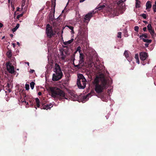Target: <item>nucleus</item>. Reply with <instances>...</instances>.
<instances>
[{
	"label": "nucleus",
	"instance_id": "49530a36",
	"mask_svg": "<svg viewBox=\"0 0 156 156\" xmlns=\"http://www.w3.org/2000/svg\"><path fill=\"white\" fill-rule=\"evenodd\" d=\"M147 27H144L143 28V30L144 31H147Z\"/></svg>",
	"mask_w": 156,
	"mask_h": 156
},
{
	"label": "nucleus",
	"instance_id": "0e129e2a",
	"mask_svg": "<svg viewBox=\"0 0 156 156\" xmlns=\"http://www.w3.org/2000/svg\"><path fill=\"white\" fill-rule=\"evenodd\" d=\"M56 0H51V2H55Z\"/></svg>",
	"mask_w": 156,
	"mask_h": 156
},
{
	"label": "nucleus",
	"instance_id": "f704fd0d",
	"mask_svg": "<svg viewBox=\"0 0 156 156\" xmlns=\"http://www.w3.org/2000/svg\"><path fill=\"white\" fill-rule=\"evenodd\" d=\"M76 50H77V51H78L79 53H80H80H81V47L80 46H78L77 48V49H76Z\"/></svg>",
	"mask_w": 156,
	"mask_h": 156
},
{
	"label": "nucleus",
	"instance_id": "a211bd4d",
	"mask_svg": "<svg viewBox=\"0 0 156 156\" xmlns=\"http://www.w3.org/2000/svg\"><path fill=\"white\" fill-rule=\"evenodd\" d=\"M90 93L88 94L87 95H84L82 97V98L84 101H85L87 99H88V98L89 96H90Z\"/></svg>",
	"mask_w": 156,
	"mask_h": 156
},
{
	"label": "nucleus",
	"instance_id": "5fc2aeb1",
	"mask_svg": "<svg viewBox=\"0 0 156 156\" xmlns=\"http://www.w3.org/2000/svg\"><path fill=\"white\" fill-rule=\"evenodd\" d=\"M104 93H102V94L101 95V98L103 97H104Z\"/></svg>",
	"mask_w": 156,
	"mask_h": 156
},
{
	"label": "nucleus",
	"instance_id": "ea45409f",
	"mask_svg": "<svg viewBox=\"0 0 156 156\" xmlns=\"http://www.w3.org/2000/svg\"><path fill=\"white\" fill-rule=\"evenodd\" d=\"M121 34H122V33L121 32H119L118 33V35H117V37L118 38H121Z\"/></svg>",
	"mask_w": 156,
	"mask_h": 156
},
{
	"label": "nucleus",
	"instance_id": "aec40b11",
	"mask_svg": "<svg viewBox=\"0 0 156 156\" xmlns=\"http://www.w3.org/2000/svg\"><path fill=\"white\" fill-rule=\"evenodd\" d=\"M64 48H66V49H64L62 50H61L62 51H63V52H64L65 53L66 55H67L68 52V49L67 48V46H64Z\"/></svg>",
	"mask_w": 156,
	"mask_h": 156
},
{
	"label": "nucleus",
	"instance_id": "58836bf2",
	"mask_svg": "<svg viewBox=\"0 0 156 156\" xmlns=\"http://www.w3.org/2000/svg\"><path fill=\"white\" fill-rule=\"evenodd\" d=\"M139 29V27L137 26H135L134 28V30L137 32L138 31Z\"/></svg>",
	"mask_w": 156,
	"mask_h": 156
},
{
	"label": "nucleus",
	"instance_id": "13d9d810",
	"mask_svg": "<svg viewBox=\"0 0 156 156\" xmlns=\"http://www.w3.org/2000/svg\"><path fill=\"white\" fill-rule=\"evenodd\" d=\"M10 36L11 37H12L13 35L12 34H10Z\"/></svg>",
	"mask_w": 156,
	"mask_h": 156
},
{
	"label": "nucleus",
	"instance_id": "864d4df0",
	"mask_svg": "<svg viewBox=\"0 0 156 156\" xmlns=\"http://www.w3.org/2000/svg\"><path fill=\"white\" fill-rule=\"evenodd\" d=\"M143 22L145 23L146 24L147 23V22L146 21H143Z\"/></svg>",
	"mask_w": 156,
	"mask_h": 156
},
{
	"label": "nucleus",
	"instance_id": "bb28decb",
	"mask_svg": "<svg viewBox=\"0 0 156 156\" xmlns=\"http://www.w3.org/2000/svg\"><path fill=\"white\" fill-rule=\"evenodd\" d=\"M67 27L70 29L71 30V32L72 33H74V32L73 30V26H67Z\"/></svg>",
	"mask_w": 156,
	"mask_h": 156
},
{
	"label": "nucleus",
	"instance_id": "f03ea898",
	"mask_svg": "<svg viewBox=\"0 0 156 156\" xmlns=\"http://www.w3.org/2000/svg\"><path fill=\"white\" fill-rule=\"evenodd\" d=\"M54 71L55 73L53 74L52 80L56 81L61 79L63 76V73L59 65L57 63L55 64Z\"/></svg>",
	"mask_w": 156,
	"mask_h": 156
},
{
	"label": "nucleus",
	"instance_id": "e433bc0d",
	"mask_svg": "<svg viewBox=\"0 0 156 156\" xmlns=\"http://www.w3.org/2000/svg\"><path fill=\"white\" fill-rule=\"evenodd\" d=\"M26 2V0H22V4L21 6L22 7H23L25 5V3Z\"/></svg>",
	"mask_w": 156,
	"mask_h": 156
},
{
	"label": "nucleus",
	"instance_id": "09e8293b",
	"mask_svg": "<svg viewBox=\"0 0 156 156\" xmlns=\"http://www.w3.org/2000/svg\"><path fill=\"white\" fill-rule=\"evenodd\" d=\"M149 45V44H148V43H145V47H148Z\"/></svg>",
	"mask_w": 156,
	"mask_h": 156
},
{
	"label": "nucleus",
	"instance_id": "39448f33",
	"mask_svg": "<svg viewBox=\"0 0 156 156\" xmlns=\"http://www.w3.org/2000/svg\"><path fill=\"white\" fill-rule=\"evenodd\" d=\"M35 101L36 102L37 106L38 108H40L41 109H44L47 110L50 109L51 107L53 106L51 104L48 105L45 103H41V105H40V101L39 99L38 98H36Z\"/></svg>",
	"mask_w": 156,
	"mask_h": 156
},
{
	"label": "nucleus",
	"instance_id": "9d476101",
	"mask_svg": "<svg viewBox=\"0 0 156 156\" xmlns=\"http://www.w3.org/2000/svg\"><path fill=\"white\" fill-rule=\"evenodd\" d=\"M85 56L83 53H80V54L79 56V61L80 64H82L83 65V63L84 62Z\"/></svg>",
	"mask_w": 156,
	"mask_h": 156
},
{
	"label": "nucleus",
	"instance_id": "6ab92c4d",
	"mask_svg": "<svg viewBox=\"0 0 156 156\" xmlns=\"http://www.w3.org/2000/svg\"><path fill=\"white\" fill-rule=\"evenodd\" d=\"M142 41L144 42L147 43L149 44L151 43L152 41V40H151L146 39H145V38L142 39Z\"/></svg>",
	"mask_w": 156,
	"mask_h": 156
},
{
	"label": "nucleus",
	"instance_id": "de8ad7c7",
	"mask_svg": "<svg viewBox=\"0 0 156 156\" xmlns=\"http://www.w3.org/2000/svg\"><path fill=\"white\" fill-rule=\"evenodd\" d=\"M34 72V69H30V73H33Z\"/></svg>",
	"mask_w": 156,
	"mask_h": 156
},
{
	"label": "nucleus",
	"instance_id": "7ed1b4c3",
	"mask_svg": "<svg viewBox=\"0 0 156 156\" xmlns=\"http://www.w3.org/2000/svg\"><path fill=\"white\" fill-rule=\"evenodd\" d=\"M101 83L95 85V90L98 94L102 93L103 90L106 89L107 82L106 79L103 77L101 78Z\"/></svg>",
	"mask_w": 156,
	"mask_h": 156
},
{
	"label": "nucleus",
	"instance_id": "473e14b6",
	"mask_svg": "<svg viewBox=\"0 0 156 156\" xmlns=\"http://www.w3.org/2000/svg\"><path fill=\"white\" fill-rule=\"evenodd\" d=\"M149 31L152 36H153V34H154V30L151 29V30H149Z\"/></svg>",
	"mask_w": 156,
	"mask_h": 156
},
{
	"label": "nucleus",
	"instance_id": "20e7f679",
	"mask_svg": "<svg viewBox=\"0 0 156 156\" xmlns=\"http://www.w3.org/2000/svg\"><path fill=\"white\" fill-rule=\"evenodd\" d=\"M86 79L82 74H78L77 84L79 89H84L86 87Z\"/></svg>",
	"mask_w": 156,
	"mask_h": 156
},
{
	"label": "nucleus",
	"instance_id": "b1692460",
	"mask_svg": "<svg viewBox=\"0 0 156 156\" xmlns=\"http://www.w3.org/2000/svg\"><path fill=\"white\" fill-rule=\"evenodd\" d=\"M105 7V6L104 5H103L101 6H98L96 7L97 9H98V10H101V9H102L104 8Z\"/></svg>",
	"mask_w": 156,
	"mask_h": 156
},
{
	"label": "nucleus",
	"instance_id": "a19ab883",
	"mask_svg": "<svg viewBox=\"0 0 156 156\" xmlns=\"http://www.w3.org/2000/svg\"><path fill=\"white\" fill-rule=\"evenodd\" d=\"M25 88L26 90H28L29 89V85L28 84L25 85Z\"/></svg>",
	"mask_w": 156,
	"mask_h": 156
},
{
	"label": "nucleus",
	"instance_id": "69168bd1",
	"mask_svg": "<svg viewBox=\"0 0 156 156\" xmlns=\"http://www.w3.org/2000/svg\"><path fill=\"white\" fill-rule=\"evenodd\" d=\"M126 1V0H124V1H121V2H124V1Z\"/></svg>",
	"mask_w": 156,
	"mask_h": 156
},
{
	"label": "nucleus",
	"instance_id": "052dcab7",
	"mask_svg": "<svg viewBox=\"0 0 156 156\" xmlns=\"http://www.w3.org/2000/svg\"><path fill=\"white\" fill-rule=\"evenodd\" d=\"M26 105H29V103L28 102H27L26 103Z\"/></svg>",
	"mask_w": 156,
	"mask_h": 156
},
{
	"label": "nucleus",
	"instance_id": "a878e982",
	"mask_svg": "<svg viewBox=\"0 0 156 156\" xmlns=\"http://www.w3.org/2000/svg\"><path fill=\"white\" fill-rule=\"evenodd\" d=\"M30 85L31 89H33L35 85V83L34 82H32L30 83Z\"/></svg>",
	"mask_w": 156,
	"mask_h": 156
},
{
	"label": "nucleus",
	"instance_id": "2f4dec72",
	"mask_svg": "<svg viewBox=\"0 0 156 156\" xmlns=\"http://www.w3.org/2000/svg\"><path fill=\"white\" fill-rule=\"evenodd\" d=\"M52 6L54 9V11L55 12V7L56 5L55 2H51Z\"/></svg>",
	"mask_w": 156,
	"mask_h": 156
},
{
	"label": "nucleus",
	"instance_id": "c03bdc74",
	"mask_svg": "<svg viewBox=\"0 0 156 156\" xmlns=\"http://www.w3.org/2000/svg\"><path fill=\"white\" fill-rule=\"evenodd\" d=\"M54 12H55L54 11V14H53V16H51L50 17V20L51 21V18H53V19H54V20H55V17H54Z\"/></svg>",
	"mask_w": 156,
	"mask_h": 156
},
{
	"label": "nucleus",
	"instance_id": "37998d69",
	"mask_svg": "<svg viewBox=\"0 0 156 156\" xmlns=\"http://www.w3.org/2000/svg\"><path fill=\"white\" fill-rule=\"evenodd\" d=\"M93 65H94V66H95L94 63L93 62H91L89 64V66L91 67L93 66Z\"/></svg>",
	"mask_w": 156,
	"mask_h": 156
},
{
	"label": "nucleus",
	"instance_id": "f3484780",
	"mask_svg": "<svg viewBox=\"0 0 156 156\" xmlns=\"http://www.w3.org/2000/svg\"><path fill=\"white\" fill-rule=\"evenodd\" d=\"M139 37L142 40V39L144 38L143 37H144L145 38H150V37H148L147 34L146 33L142 34L141 35L139 36Z\"/></svg>",
	"mask_w": 156,
	"mask_h": 156
},
{
	"label": "nucleus",
	"instance_id": "3c124183",
	"mask_svg": "<svg viewBox=\"0 0 156 156\" xmlns=\"http://www.w3.org/2000/svg\"><path fill=\"white\" fill-rule=\"evenodd\" d=\"M3 24L1 23H0V27L1 28L2 27Z\"/></svg>",
	"mask_w": 156,
	"mask_h": 156
},
{
	"label": "nucleus",
	"instance_id": "4d7b16f0",
	"mask_svg": "<svg viewBox=\"0 0 156 156\" xmlns=\"http://www.w3.org/2000/svg\"><path fill=\"white\" fill-rule=\"evenodd\" d=\"M12 45H13V47L14 48H15V45H16L15 44L13 43V44H12Z\"/></svg>",
	"mask_w": 156,
	"mask_h": 156
},
{
	"label": "nucleus",
	"instance_id": "c85d7f7f",
	"mask_svg": "<svg viewBox=\"0 0 156 156\" xmlns=\"http://www.w3.org/2000/svg\"><path fill=\"white\" fill-rule=\"evenodd\" d=\"M6 55L9 57H11L12 55V52L11 51H8L6 53Z\"/></svg>",
	"mask_w": 156,
	"mask_h": 156
},
{
	"label": "nucleus",
	"instance_id": "338daca9",
	"mask_svg": "<svg viewBox=\"0 0 156 156\" xmlns=\"http://www.w3.org/2000/svg\"><path fill=\"white\" fill-rule=\"evenodd\" d=\"M9 92H11V90L9 89Z\"/></svg>",
	"mask_w": 156,
	"mask_h": 156
},
{
	"label": "nucleus",
	"instance_id": "79ce46f5",
	"mask_svg": "<svg viewBox=\"0 0 156 156\" xmlns=\"http://www.w3.org/2000/svg\"><path fill=\"white\" fill-rule=\"evenodd\" d=\"M23 14L22 13L20 14H19L17 16L16 18L17 19H19V18L22 17L23 16Z\"/></svg>",
	"mask_w": 156,
	"mask_h": 156
},
{
	"label": "nucleus",
	"instance_id": "680f3d73",
	"mask_svg": "<svg viewBox=\"0 0 156 156\" xmlns=\"http://www.w3.org/2000/svg\"><path fill=\"white\" fill-rule=\"evenodd\" d=\"M17 45H20V43H19V42H17Z\"/></svg>",
	"mask_w": 156,
	"mask_h": 156
},
{
	"label": "nucleus",
	"instance_id": "6e6d98bb",
	"mask_svg": "<svg viewBox=\"0 0 156 156\" xmlns=\"http://www.w3.org/2000/svg\"><path fill=\"white\" fill-rule=\"evenodd\" d=\"M7 86L9 88L10 87V84L9 83H8L7 84Z\"/></svg>",
	"mask_w": 156,
	"mask_h": 156
},
{
	"label": "nucleus",
	"instance_id": "a18cd8bd",
	"mask_svg": "<svg viewBox=\"0 0 156 156\" xmlns=\"http://www.w3.org/2000/svg\"><path fill=\"white\" fill-rule=\"evenodd\" d=\"M23 96L24 97V98H26V99H27V98H28V96H27L26 95V94L25 93H23Z\"/></svg>",
	"mask_w": 156,
	"mask_h": 156
},
{
	"label": "nucleus",
	"instance_id": "8fccbe9b",
	"mask_svg": "<svg viewBox=\"0 0 156 156\" xmlns=\"http://www.w3.org/2000/svg\"><path fill=\"white\" fill-rule=\"evenodd\" d=\"M41 94H42V93H41V92H38V95H39V96L41 95Z\"/></svg>",
	"mask_w": 156,
	"mask_h": 156
},
{
	"label": "nucleus",
	"instance_id": "72a5a7b5",
	"mask_svg": "<svg viewBox=\"0 0 156 156\" xmlns=\"http://www.w3.org/2000/svg\"><path fill=\"white\" fill-rule=\"evenodd\" d=\"M147 29L148 30H151V29H152V27L151 24H149L147 26Z\"/></svg>",
	"mask_w": 156,
	"mask_h": 156
},
{
	"label": "nucleus",
	"instance_id": "423d86ee",
	"mask_svg": "<svg viewBox=\"0 0 156 156\" xmlns=\"http://www.w3.org/2000/svg\"><path fill=\"white\" fill-rule=\"evenodd\" d=\"M46 33L47 37L50 38H51L53 36L55 35L52 27L50 26L49 24H47L46 25Z\"/></svg>",
	"mask_w": 156,
	"mask_h": 156
},
{
	"label": "nucleus",
	"instance_id": "774afa93",
	"mask_svg": "<svg viewBox=\"0 0 156 156\" xmlns=\"http://www.w3.org/2000/svg\"><path fill=\"white\" fill-rule=\"evenodd\" d=\"M19 9H20V8H18L17 9V11H19Z\"/></svg>",
	"mask_w": 156,
	"mask_h": 156
},
{
	"label": "nucleus",
	"instance_id": "6e6552de",
	"mask_svg": "<svg viewBox=\"0 0 156 156\" xmlns=\"http://www.w3.org/2000/svg\"><path fill=\"white\" fill-rule=\"evenodd\" d=\"M59 20L60 19L58 17L55 19V20H54V19L51 18V21L52 22V25L53 27H56L58 25H60Z\"/></svg>",
	"mask_w": 156,
	"mask_h": 156
},
{
	"label": "nucleus",
	"instance_id": "5701e85b",
	"mask_svg": "<svg viewBox=\"0 0 156 156\" xmlns=\"http://www.w3.org/2000/svg\"><path fill=\"white\" fill-rule=\"evenodd\" d=\"M19 26H20L19 24V23H17L16 24V27H14L12 29V31L14 33V32H15L17 30V29L19 27Z\"/></svg>",
	"mask_w": 156,
	"mask_h": 156
},
{
	"label": "nucleus",
	"instance_id": "ddd939ff",
	"mask_svg": "<svg viewBox=\"0 0 156 156\" xmlns=\"http://www.w3.org/2000/svg\"><path fill=\"white\" fill-rule=\"evenodd\" d=\"M100 78L99 76H97L94 79L93 83L95 85L97 84H100L99 83Z\"/></svg>",
	"mask_w": 156,
	"mask_h": 156
},
{
	"label": "nucleus",
	"instance_id": "4c0bfd02",
	"mask_svg": "<svg viewBox=\"0 0 156 156\" xmlns=\"http://www.w3.org/2000/svg\"><path fill=\"white\" fill-rule=\"evenodd\" d=\"M152 8L154 13L156 12V5H153L152 6Z\"/></svg>",
	"mask_w": 156,
	"mask_h": 156
},
{
	"label": "nucleus",
	"instance_id": "2eb2a0df",
	"mask_svg": "<svg viewBox=\"0 0 156 156\" xmlns=\"http://www.w3.org/2000/svg\"><path fill=\"white\" fill-rule=\"evenodd\" d=\"M60 56H62L61 57V59L62 60H64L66 58V55L64 54L63 51H62L60 50Z\"/></svg>",
	"mask_w": 156,
	"mask_h": 156
},
{
	"label": "nucleus",
	"instance_id": "7c9ffc66",
	"mask_svg": "<svg viewBox=\"0 0 156 156\" xmlns=\"http://www.w3.org/2000/svg\"><path fill=\"white\" fill-rule=\"evenodd\" d=\"M136 1H139V2H136V8H139L140 7V1L139 0H136Z\"/></svg>",
	"mask_w": 156,
	"mask_h": 156
},
{
	"label": "nucleus",
	"instance_id": "393cba45",
	"mask_svg": "<svg viewBox=\"0 0 156 156\" xmlns=\"http://www.w3.org/2000/svg\"><path fill=\"white\" fill-rule=\"evenodd\" d=\"M83 66V64H80V62L79 63L78 65H74V66L75 67H76L77 68L79 69L81 68L82 66Z\"/></svg>",
	"mask_w": 156,
	"mask_h": 156
},
{
	"label": "nucleus",
	"instance_id": "e2e57ef3",
	"mask_svg": "<svg viewBox=\"0 0 156 156\" xmlns=\"http://www.w3.org/2000/svg\"><path fill=\"white\" fill-rule=\"evenodd\" d=\"M121 2V1H119L118 2H117V4H119V3L120 2Z\"/></svg>",
	"mask_w": 156,
	"mask_h": 156
},
{
	"label": "nucleus",
	"instance_id": "1a4fd4ad",
	"mask_svg": "<svg viewBox=\"0 0 156 156\" xmlns=\"http://www.w3.org/2000/svg\"><path fill=\"white\" fill-rule=\"evenodd\" d=\"M147 57V54L145 52H141L140 54V58L142 61L145 60Z\"/></svg>",
	"mask_w": 156,
	"mask_h": 156
},
{
	"label": "nucleus",
	"instance_id": "0eeeda50",
	"mask_svg": "<svg viewBox=\"0 0 156 156\" xmlns=\"http://www.w3.org/2000/svg\"><path fill=\"white\" fill-rule=\"evenodd\" d=\"M6 69L7 71L13 74L15 72L14 68V66H11V64L10 65L9 62H7L6 64Z\"/></svg>",
	"mask_w": 156,
	"mask_h": 156
},
{
	"label": "nucleus",
	"instance_id": "9b49d317",
	"mask_svg": "<svg viewBox=\"0 0 156 156\" xmlns=\"http://www.w3.org/2000/svg\"><path fill=\"white\" fill-rule=\"evenodd\" d=\"M94 14V12H89L85 16L84 18L86 20H88L89 21L90 19L92 16V15Z\"/></svg>",
	"mask_w": 156,
	"mask_h": 156
},
{
	"label": "nucleus",
	"instance_id": "f8f14e48",
	"mask_svg": "<svg viewBox=\"0 0 156 156\" xmlns=\"http://www.w3.org/2000/svg\"><path fill=\"white\" fill-rule=\"evenodd\" d=\"M146 9L148 11H149L150 10H148V9H150L152 6L151 2L149 1H147L146 3Z\"/></svg>",
	"mask_w": 156,
	"mask_h": 156
},
{
	"label": "nucleus",
	"instance_id": "f257e3e1",
	"mask_svg": "<svg viewBox=\"0 0 156 156\" xmlns=\"http://www.w3.org/2000/svg\"><path fill=\"white\" fill-rule=\"evenodd\" d=\"M52 97L54 98H60L67 99L66 93L62 90L57 87L50 88Z\"/></svg>",
	"mask_w": 156,
	"mask_h": 156
},
{
	"label": "nucleus",
	"instance_id": "412c9836",
	"mask_svg": "<svg viewBox=\"0 0 156 156\" xmlns=\"http://www.w3.org/2000/svg\"><path fill=\"white\" fill-rule=\"evenodd\" d=\"M29 103L30 104L31 107H32L34 105V99H30L29 100Z\"/></svg>",
	"mask_w": 156,
	"mask_h": 156
},
{
	"label": "nucleus",
	"instance_id": "c9c22d12",
	"mask_svg": "<svg viewBox=\"0 0 156 156\" xmlns=\"http://www.w3.org/2000/svg\"><path fill=\"white\" fill-rule=\"evenodd\" d=\"M140 16H142L144 19H146L147 18L146 15L144 13L141 14Z\"/></svg>",
	"mask_w": 156,
	"mask_h": 156
},
{
	"label": "nucleus",
	"instance_id": "dca6fc26",
	"mask_svg": "<svg viewBox=\"0 0 156 156\" xmlns=\"http://www.w3.org/2000/svg\"><path fill=\"white\" fill-rule=\"evenodd\" d=\"M74 39L72 38L70 40H69L67 41L64 42L63 44L65 45H68L69 44L71 43L73 41Z\"/></svg>",
	"mask_w": 156,
	"mask_h": 156
},
{
	"label": "nucleus",
	"instance_id": "4be33fe9",
	"mask_svg": "<svg viewBox=\"0 0 156 156\" xmlns=\"http://www.w3.org/2000/svg\"><path fill=\"white\" fill-rule=\"evenodd\" d=\"M135 58L136 60V63H138V64H139L140 63V61H139L138 55V54H136L135 55Z\"/></svg>",
	"mask_w": 156,
	"mask_h": 156
},
{
	"label": "nucleus",
	"instance_id": "bf43d9fd",
	"mask_svg": "<svg viewBox=\"0 0 156 156\" xmlns=\"http://www.w3.org/2000/svg\"><path fill=\"white\" fill-rule=\"evenodd\" d=\"M23 102H24L25 103H26V102H27L25 100H24L23 101Z\"/></svg>",
	"mask_w": 156,
	"mask_h": 156
},
{
	"label": "nucleus",
	"instance_id": "603ef678",
	"mask_svg": "<svg viewBox=\"0 0 156 156\" xmlns=\"http://www.w3.org/2000/svg\"><path fill=\"white\" fill-rule=\"evenodd\" d=\"M77 51H77V50H76V51L74 52V55H73V56L74 57V56H75V54H76L77 53Z\"/></svg>",
	"mask_w": 156,
	"mask_h": 156
},
{
	"label": "nucleus",
	"instance_id": "4468645a",
	"mask_svg": "<svg viewBox=\"0 0 156 156\" xmlns=\"http://www.w3.org/2000/svg\"><path fill=\"white\" fill-rule=\"evenodd\" d=\"M70 94L72 96V98L73 97L74 98V100H77L78 96L76 94H75L73 92H71L70 93Z\"/></svg>",
	"mask_w": 156,
	"mask_h": 156
},
{
	"label": "nucleus",
	"instance_id": "cd10ccee",
	"mask_svg": "<svg viewBox=\"0 0 156 156\" xmlns=\"http://www.w3.org/2000/svg\"><path fill=\"white\" fill-rule=\"evenodd\" d=\"M117 10L116 9H114L113 10V14L116 15L118 16L119 14V13L117 12Z\"/></svg>",
	"mask_w": 156,
	"mask_h": 156
},
{
	"label": "nucleus",
	"instance_id": "c756f323",
	"mask_svg": "<svg viewBox=\"0 0 156 156\" xmlns=\"http://www.w3.org/2000/svg\"><path fill=\"white\" fill-rule=\"evenodd\" d=\"M124 54L126 58H127L129 57L128 53L127 51H125L124 52Z\"/></svg>",
	"mask_w": 156,
	"mask_h": 156
}]
</instances>
